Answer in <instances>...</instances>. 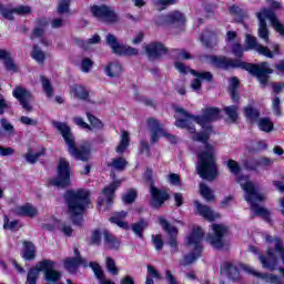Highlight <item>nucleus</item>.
Instances as JSON below:
<instances>
[{
  "mask_svg": "<svg viewBox=\"0 0 284 284\" xmlns=\"http://www.w3.org/2000/svg\"><path fill=\"white\" fill-rule=\"evenodd\" d=\"M273 112L274 114H276V116H280L281 114V99H278L277 97L273 98Z\"/></svg>",
  "mask_w": 284,
  "mask_h": 284,
  "instance_id": "obj_53",
  "label": "nucleus"
},
{
  "mask_svg": "<svg viewBox=\"0 0 284 284\" xmlns=\"http://www.w3.org/2000/svg\"><path fill=\"white\" fill-rule=\"evenodd\" d=\"M155 250H163V237L161 235L153 236Z\"/></svg>",
  "mask_w": 284,
  "mask_h": 284,
  "instance_id": "obj_58",
  "label": "nucleus"
},
{
  "mask_svg": "<svg viewBox=\"0 0 284 284\" xmlns=\"http://www.w3.org/2000/svg\"><path fill=\"white\" fill-rule=\"evenodd\" d=\"M270 163H272V161H270V159L267 158H262L257 161H250L246 163V168H265L267 165H270Z\"/></svg>",
  "mask_w": 284,
  "mask_h": 284,
  "instance_id": "obj_36",
  "label": "nucleus"
},
{
  "mask_svg": "<svg viewBox=\"0 0 284 284\" xmlns=\"http://www.w3.org/2000/svg\"><path fill=\"white\" fill-rule=\"evenodd\" d=\"M149 59H159L163 54H168V49L162 43L152 42L145 47Z\"/></svg>",
  "mask_w": 284,
  "mask_h": 284,
  "instance_id": "obj_23",
  "label": "nucleus"
},
{
  "mask_svg": "<svg viewBox=\"0 0 284 284\" xmlns=\"http://www.w3.org/2000/svg\"><path fill=\"white\" fill-rule=\"evenodd\" d=\"M20 254L24 261H34L37 256V247H34L32 242H23Z\"/></svg>",
  "mask_w": 284,
  "mask_h": 284,
  "instance_id": "obj_26",
  "label": "nucleus"
},
{
  "mask_svg": "<svg viewBox=\"0 0 284 284\" xmlns=\"http://www.w3.org/2000/svg\"><path fill=\"white\" fill-rule=\"evenodd\" d=\"M241 270L243 272H247V274H252L253 276L261 278L265 283L284 284V268H280L282 276H277L274 274L258 273L254 268H252V266H247L245 264H241L240 268H237L236 266H234V264L224 263L223 266L221 267V274H226L229 278L236 281L241 274Z\"/></svg>",
  "mask_w": 284,
  "mask_h": 284,
  "instance_id": "obj_6",
  "label": "nucleus"
},
{
  "mask_svg": "<svg viewBox=\"0 0 284 284\" xmlns=\"http://www.w3.org/2000/svg\"><path fill=\"white\" fill-rule=\"evenodd\" d=\"M10 109V102L6 101V99L0 95V114H3L6 110Z\"/></svg>",
  "mask_w": 284,
  "mask_h": 284,
  "instance_id": "obj_57",
  "label": "nucleus"
},
{
  "mask_svg": "<svg viewBox=\"0 0 284 284\" xmlns=\"http://www.w3.org/2000/svg\"><path fill=\"white\" fill-rule=\"evenodd\" d=\"M174 201H175V205L178 207H181V205H183V194L181 193H175L174 194Z\"/></svg>",
  "mask_w": 284,
  "mask_h": 284,
  "instance_id": "obj_63",
  "label": "nucleus"
},
{
  "mask_svg": "<svg viewBox=\"0 0 284 284\" xmlns=\"http://www.w3.org/2000/svg\"><path fill=\"white\" fill-rule=\"evenodd\" d=\"M244 116L248 121H251V123H257V126L262 132H272V130H274V123L272 122V120L267 118L258 119L261 116V113L258 112V110L250 105L244 109Z\"/></svg>",
  "mask_w": 284,
  "mask_h": 284,
  "instance_id": "obj_10",
  "label": "nucleus"
},
{
  "mask_svg": "<svg viewBox=\"0 0 284 284\" xmlns=\"http://www.w3.org/2000/svg\"><path fill=\"white\" fill-rule=\"evenodd\" d=\"M0 61H3L6 70L8 72H17V64L12 61L10 53L3 49H0Z\"/></svg>",
  "mask_w": 284,
  "mask_h": 284,
  "instance_id": "obj_28",
  "label": "nucleus"
},
{
  "mask_svg": "<svg viewBox=\"0 0 284 284\" xmlns=\"http://www.w3.org/2000/svg\"><path fill=\"white\" fill-rule=\"evenodd\" d=\"M106 43L110 45L114 54H125L126 57H134L135 54H139V50L119 43L116 38L112 34L106 36Z\"/></svg>",
  "mask_w": 284,
  "mask_h": 284,
  "instance_id": "obj_17",
  "label": "nucleus"
},
{
  "mask_svg": "<svg viewBox=\"0 0 284 284\" xmlns=\"http://www.w3.org/2000/svg\"><path fill=\"white\" fill-rule=\"evenodd\" d=\"M13 97L18 99V101L21 103L22 108L27 110V112H30V110H32V106H30V101H32V95L30 94V91L26 90L24 88L17 87L13 90Z\"/></svg>",
  "mask_w": 284,
  "mask_h": 284,
  "instance_id": "obj_19",
  "label": "nucleus"
},
{
  "mask_svg": "<svg viewBox=\"0 0 284 284\" xmlns=\"http://www.w3.org/2000/svg\"><path fill=\"white\" fill-rule=\"evenodd\" d=\"M68 212L75 225L83 222V212L90 203V192L85 189L70 190L65 193Z\"/></svg>",
  "mask_w": 284,
  "mask_h": 284,
  "instance_id": "obj_4",
  "label": "nucleus"
},
{
  "mask_svg": "<svg viewBox=\"0 0 284 284\" xmlns=\"http://www.w3.org/2000/svg\"><path fill=\"white\" fill-rule=\"evenodd\" d=\"M130 145V133L128 131H122L120 144L116 148L118 154H123L128 146Z\"/></svg>",
  "mask_w": 284,
  "mask_h": 284,
  "instance_id": "obj_33",
  "label": "nucleus"
},
{
  "mask_svg": "<svg viewBox=\"0 0 284 284\" xmlns=\"http://www.w3.org/2000/svg\"><path fill=\"white\" fill-rule=\"evenodd\" d=\"M106 270H109L110 274L118 275L119 268L116 267V263H114V260L106 257Z\"/></svg>",
  "mask_w": 284,
  "mask_h": 284,
  "instance_id": "obj_48",
  "label": "nucleus"
},
{
  "mask_svg": "<svg viewBox=\"0 0 284 284\" xmlns=\"http://www.w3.org/2000/svg\"><path fill=\"white\" fill-rule=\"evenodd\" d=\"M43 227L44 230H49V232L60 227L61 232H63L65 236H72V227L70 225L61 224V222L54 217H51L49 223H45Z\"/></svg>",
  "mask_w": 284,
  "mask_h": 284,
  "instance_id": "obj_25",
  "label": "nucleus"
},
{
  "mask_svg": "<svg viewBox=\"0 0 284 284\" xmlns=\"http://www.w3.org/2000/svg\"><path fill=\"white\" fill-rule=\"evenodd\" d=\"M72 0H61L59 7H58V12L59 14H65L68 10H70V2Z\"/></svg>",
  "mask_w": 284,
  "mask_h": 284,
  "instance_id": "obj_50",
  "label": "nucleus"
},
{
  "mask_svg": "<svg viewBox=\"0 0 284 284\" xmlns=\"http://www.w3.org/2000/svg\"><path fill=\"white\" fill-rule=\"evenodd\" d=\"M54 187H68L70 185V162L61 158L58 163V176L50 181Z\"/></svg>",
  "mask_w": 284,
  "mask_h": 284,
  "instance_id": "obj_11",
  "label": "nucleus"
},
{
  "mask_svg": "<svg viewBox=\"0 0 284 284\" xmlns=\"http://www.w3.org/2000/svg\"><path fill=\"white\" fill-rule=\"evenodd\" d=\"M39 37H43V27H38L33 30L32 39H37Z\"/></svg>",
  "mask_w": 284,
  "mask_h": 284,
  "instance_id": "obj_64",
  "label": "nucleus"
},
{
  "mask_svg": "<svg viewBox=\"0 0 284 284\" xmlns=\"http://www.w3.org/2000/svg\"><path fill=\"white\" fill-rule=\"evenodd\" d=\"M239 88V79L231 78L229 84V92L231 94L232 101H239V93L236 92Z\"/></svg>",
  "mask_w": 284,
  "mask_h": 284,
  "instance_id": "obj_34",
  "label": "nucleus"
},
{
  "mask_svg": "<svg viewBox=\"0 0 284 284\" xmlns=\"http://www.w3.org/2000/svg\"><path fill=\"white\" fill-rule=\"evenodd\" d=\"M43 155V150L41 152L34 153L32 150H29L28 153L26 154V161L28 163H37L39 160V156Z\"/></svg>",
  "mask_w": 284,
  "mask_h": 284,
  "instance_id": "obj_42",
  "label": "nucleus"
},
{
  "mask_svg": "<svg viewBox=\"0 0 284 284\" xmlns=\"http://www.w3.org/2000/svg\"><path fill=\"white\" fill-rule=\"evenodd\" d=\"M53 126L61 132L69 148V153L73 159H78L79 161H88V159H90V148L82 146L78 149L74 146V136L70 133V126L61 122H53Z\"/></svg>",
  "mask_w": 284,
  "mask_h": 284,
  "instance_id": "obj_8",
  "label": "nucleus"
},
{
  "mask_svg": "<svg viewBox=\"0 0 284 284\" xmlns=\"http://www.w3.org/2000/svg\"><path fill=\"white\" fill-rule=\"evenodd\" d=\"M148 273H149V276H152V278H161V274H159L156 268L153 266H148Z\"/></svg>",
  "mask_w": 284,
  "mask_h": 284,
  "instance_id": "obj_61",
  "label": "nucleus"
},
{
  "mask_svg": "<svg viewBox=\"0 0 284 284\" xmlns=\"http://www.w3.org/2000/svg\"><path fill=\"white\" fill-rule=\"evenodd\" d=\"M211 229L213 235H209L206 241L215 250H221L223 247V236L227 233V227L223 224H212Z\"/></svg>",
  "mask_w": 284,
  "mask_h": 284,
  "instance_id": "obj_15",
  "label": "nucleus"
},
{
  "mask_svg": "<svg viewBox=\"0 0 284 284\" xmlns=\"http://www.w3.org/2000/svg\"><path fill=\"white\" fill-rule=\"evenodd\" d=\"M166 23H173L175 26H185V16L175 11L165 17Z\"/></svg>",
  "mask_w": 284,
  "mask_h": 284,
  "instance_id": "obj_30",
  "label": "nucleus"
},
{
  "mask_svg": "<svg viewBox=\"0 0 284 284\" xmlns=\"http://www.w3.org/2000/svg\"><path fill=\"white\" fill-rule=\"evenodd\" d=\"M13 214L17 216H29L32 219V216H37V210L31 204H24L21 206H17L13 210Z\"/></svg>",
  "mask_w": 284,
  "mask_h": 284,
  "instance_id": "obj_27",
  "label": "nucleus"
},
{
  "mask_svg": "<svg viewBox=\"0 0 284 284\" xmlns=\"http://www.w3.org/2000/svg\"><path fill=\"white\" fill-rule=\"evenodd\" d=\"M175 112V125L176 128H187L189 132L194 133L195 129L192 125V121L201 125L203 133H196L193 139L194 141H199L201 143L200 149L196 151L197 156V174L201 179H205L206 181H214L215 176H219V171L216 169V151L214 146L207 144V140L210 139V134H212V126L210 123L212 121H219L221 119V110L216 108H206L203 111L202 116L190 115L186 111L179 106H174Z\"/></svg>",
  "mask_w": 284,
  "mask_h": 284,
  "instance_id": "obj_1",
  "label": "nucleus"
},
{
  "mask_svg": "<svg viewBox=\"0 0 284 284\" xmlns=\"http://www.w3.org/2000/svg\"><path fill=\"white\" fill-rule=\"evenodd\" d=\"M226 166L229 168L230 172L232 174H239V172H241V166H239V163L234 160H229L226 162Z\"/></svg>",
  "mask_w": 284,
  "mask_h": 284,
  "instance_id": "obj_49",
  "label": "nucleus"
},
{
  "mask_svg": "<svg viewBox=\"0 0 284 284\" xmlns=\"http://www.w3.org/2000/svg\"><path fill=\"white\" fill-rule=\"evenodd\" d=\"M175 68L182 74H187L189 72H191V74H193V77H197L191 83L192 90H201V79L204 81H212V73H210V72H196L194 70H190V68L185 67V64H183L181 62H175Z\"/></svg>",
  "mask_w": 284,
  "mask_h": 284,
  "instance_id": "obj_13",
  "label": "nucleus"
},
{
  "mask_svg": "<svg viewBox=\"0 0 284 284\" xmlns=\"http://www.w3.org/2000/svg\"><path fill=\"white\" fill-rule=\"evenodd\" d=\"M225 113L227 114L229 119L234 123L236 122V119H239V108L236 106H226L224 109Z\"/></svg>",
  "mask_w": 284,
  "mask_h": 284,
  "instance_id": "obj_38",
  "label": "nucleus"
},
{
  "mask_svg": "<svg viewBox=\"0 0 284 284\" xmlns=\"http://www.w3.org/2000/svg\"><path fill=\"white\" fill-rule=\"evenodd\" d=\"M4 230H19L21 225H19L18 221H11L8 219V216H4V224H3Z\"/></svg>",
  "mask_w": 284,
  "mask_h": 284,
  "instance_id": "obj_44",
  "label": "nucleus"
},
{
  "mask_svg": "<svg viewBox=\"0 0 284 284\" xmlns=\"http://www.w3.org/2000/svg\"><path fill=\"white\" fill-rule=\"evenodd\" d=\"M31 57H32V59H34V61H38V63H41V62H43V59H45V53H43V51L39 50V48L33 47Z\"/></svg>",
  "mask_w": 284,
  "mask_h": 284,
  "instance_id": "obj_46",
  "label": "nucleus"
},
{
  "mask_svg": "<svg viewBox=\"0 0 284 284\" xmlns=\"http://www.w3.org/2000/svg\"><path fill=\"white\" fill-rule=\"evenodd\" d=\"M75 257H69L64 260V267L70 272L71 274H74L77 272L78 267H88V262L85 260L81 258L79 256V250H74Z\"/></svg>",
  "mask_w": 284,
  "mask_h": 284,
  "instance_id": "obj_20",
  "label": "nucleus"
},
{
  "mask_svg": "<svg viewBox=\"0 0 284 284\" xmlns=\"http://www.w3.org/2000/svg\"><path fill=\"white\" fill-rule=\"evenodd\" d=\"M209 62L214 68H223L224 70H230V68H244L246 72L256 77L262 83L265 85L267 83V74H272V69H268L267 62H263L261 67L252 64V63H243L241 60H229L225 57H209Z\"/></svg>",
  "mask_w": 284,
  "mask_h": 284,
  "instance_id": "obj_3",
  "label": "nucleus"
},
{
  "mask_svg": "<svg viewBox=\"0 0 284 284\" xmlns=\"http://www.w3.org/2000/svg\"><path fill=\"white\" fill-rule=\"evenodd\" d=\"M145 227H148V223H145V221H141L132 225L133 232L140 237L143 236V230H145Z\"/></svg>",
  "mask_w": 284,
  "mask_h": 284,
  "instance_id": "obj_40",
  "label": "nucleus"
},
{
  "mask_svg": "<svg viewBox=\"0 0 284 284\" xmlns=\"http://www.w3.org/2000/svg\"><path fill=\"white\" fill-rule=\"evenodd\" d=\"M30 11L31 9L28 6H20L16 9L0 7V13L4 19H8L9 21H12V19H14V14H30Z\"/></svg>",
  "mask_w": 284,
  "mask_h": 284,
  "instance_id": "obj_24",
  "label": "nucleus"
},
{
  "mask_svg": "<svg viewBox=\"0 0 284 284\" xmlns=\"http://www.w3.org/2000/svg\"><path fill=\"white\" fill-rule=\"evenodd\" d=\"M178 59H192V57L185 50H175Z\"/></svg>",
  "mask_w": 284,
  "mask_h": 284,
  "instance_id": "obj_62",
  "label": "nucleus"
},
{
  "mask_svg": "<svg viewBox=\"0 0 284 284\" xmlns=\"http://www.w3.org/2000/svg\"><path fill=\"white\" fill-rule=\"evenodd\" d=\"M154 3L158 10H165L168 6H174V3H176V0H155Z\"/></svg>",
  "mask_w": 284,
  "mask_h": 284,
  "instance_id": "obj_45",
  "label": "nucleus"
},
{
  "mask_svg": "<svg viewBox=\"0 0 284 284\" xmlns=\"http://www.w3.org/2000/svg\"><path fill=\"white\" fill-rule=\"evenodd\" d=\"M159 223L162 226V230H164L165 234H168L169 240L168 244L173 250H176L179 243L176 242V236H179V230L175 226H172V224H169L168 220L164 217H159Z\"/></svg>",
  "mask_w": 284,
  "mask_h": 284,
  "instance_id": "obj_18",
  "label": "nucleus"
},
{
  "mask_svg": "<svg viewBox=\"0 0 284 284\" xmlns=\"http://www.w3.org/2000/svg\"><path fill=\"white\" fill-rule=\"evenodd\" d=\"M168 179L171 185H181V176L179 174L171 173Z\"/></svg>",
  "mask_w": 284,
  "mask_h": 284,
  "instance_id": "obj_56",
  "label": "nucleus"
},
{
  "mask_svg": "<svg viewBox=\"0 0 284 284\" xmlns=\"http://www.w3.org/2000/svg\"><path fill=\"white\" fill-rule=\"evenodd\" d=\"M14 154V149L0 146V156H10Z\"/></svg>",
  "mask_w": 284,
  "mask_h": 284,
  "instance_id": "obj_60",
  "label": "nucleus"
},
{
  "mask_svg": "<svg viewBox=\"0 0 284 284\" xmlns=\"http://www.w3.org/2000/svg\"><path fill=\"white\" fill-rule=\"evenodd\" d=\"M226 41L227 47L231 48L234 57H243V52H247V50H255V52L262 54V57H266L267 59H274L276 54H281V45L274 43L271 47V51L270 48L260 44L258 40H256V38L252 34H246V48H243V45H241V42L239 41V39H236V32L234 31H229L226 33Z\"/></svg>",
  "mask_w": 284,
  "mask_h": 284,
  "instance_id": "obj_2",
  "label": "nucleus"
},
{
  "mask_svg": "<svg viewBox=\"0 0 284 284\" xmlns=\"http://www.w3.org/2000/svg\"><path fill=\"white\" fill-rule=\"evenodd\" d=\"M75 125H79V128H82V130H90V125L83 121L82 118H74Z\"/></svg>",
  "mask_w": 284,
  "mask_h": 284,
  "instance_id": "obj_59",
  "label": "nucleus"
},
{
  "mask_svg": "<svg viewBox=\"0 0 284 284\" xmlns=\"http://www.w3.org/2000/svg\"><path fill=\"white\" fill-rule=\"evenodd\" d=\"M91 243L93 245H100V243H101V231L95 230V231L92 232V234H91Z\"/></svg>",
  "mask_w": 284,
  "mask_h": 284,
  "instance_id": "obj_55",
  "label": "nucleus"
},
{
  "mask_svg": "<svg viewBox=\"0 0 284 284\" xmlns=\"http://www.w3.org/2000/svg\"><path fill=\"white\" fill-rule=\"evenodd\" d=\"M0 123H1V128H2V130H4V132H9V134H12V132L14 131V126H12V124H10V122H8V120L1 119Z\"/></svg>",
  "mask_w": 284,
  "mask_h": 284,
  "instance_id": "obj_54",
  "label": "nucleus"
},
{
  "mask_svg": "<svg viewBox=\"0 0 284 284\" xmlns=\"http://www.w3.org/2000/svg\"><path fill=\"white\" fill-rule=\"evenodd\" d=\"M87 116L89 119V123H91L92 128L95 130H102L103 128V122L97 119L94 115L87 113Z\"/></svg>",
  "mask_w": 284,
  "mask_h": 284,
  "instance_id": "obj_43",
  "label": "nucleus"
},
{
  "mask_svg": "<svg viewBox=\"0 0 284 284\" xmlns=\"http://www.w3.org/2000/svg\"><path fill=\"white\" fill-rule=\"evenodd\" d=\"M92 65H94V62H92V60L85 58L82 60V63H81V70L82 72H90V70H92Z\"/></svg>",
  "mask_w": 284,
  "mask_h": 284,
  "instance_id": "obj_51",
  "label": "nucleus"
},
{
  "mask_svg": "<svg viewBox=\"0 0 284 284\" xmlns=\"http://www.w3.org/2000/svg\"><path fill=\"white\" fill-rule=\"evenodd\" d=\"M102 235L105 247H109L110 250H119V245H121V243L116 240V237H114V235H111L108 231H103Z\"/></svg>",
  "mask_w": 284,
  "mask_h": 284,
  "instance_id": "obj_31",
  "label": "nucleus"
},
{
  "mask_svg": "<svg viewBox=\"0 0 284 284\" xmlns=\"http://www.w3.org/2000/svg\"><path fill=\"white\" fill-rule=\"evenodd\" d=\"M123 72V67L119 62L110 63L105 68V74L108 77H111V79H114L116 77H121V73Z\"/></svg>",
  "mask_w": 284,
  "mask_h": 284,
  "instance_id": "obj_32",
  "label": "nucleus"
},
{
  "mask_svg": "<svg viewBox=\"0 0 284 284\" xmlns=\"http://www.w3.org/2000/svg\"><path fill=\"white\" fill-rule=\"evenodd\" d=\"M200 193H201V196L205 199V201H212V199H214V194L212 193V190H210L207 185H205L204 183L200 184Z\"/></svg>",
  "mask_w": 284,
  "mask_h": 284,
  "instance_id": "obj_37",
  "label": "nucleus"
},
{
  "mask_svg": "<svg viewBox=\"0 0 284 284\" xmlns=\"http://www.w3.org/2000/svg\"><path fill=\"white\" fill-rule=\"evenodd\" d=\"M121 185V181H114L109 186H106L103 192L102 196L98 200V207L99 210L105 211L110 205H112V200L114 199V192L116 187Z\"/></svg>",
  "mask_w": 284,
  "mask_h": 284,
  "instance_id": "obj_16",
  "label": "nucleus"
},
{
  "mask_svg": "<svg viewBox=\"0 0 284 284\" xmlns=\"http://www.w3.org/2000/svg\"><path fill=\"white\" fill-rule=\"evenodd\" d=\"M256 16L260 21V39H263L266 43L270 41V32L267 31V23L265 21H271V26H273L274 30H276L278 34L284 36V26L281 23V21H278V18H276L273 10L263 9L257 12Z\"/></svg>",
  "mask_w": 284,
  "mask_h": 284,
  "instance_id": "obj_7",
  "label": "nucleus"
},
{
  "mask_svg": "<svg viewBox=\"0 0 284 284\" xmlns=\"http://www.w3.org/2000/svg\"><path fill=\"white\" fill-rule=\"evenodd\" d=\"M194 211L200 214V216H203V219H206V221L210 222L216 221V219H221L219 213H214V211H211L207 205H203L199 201L194 202Z\"/></svg>",
  "mask_w": 284,
  "mask_h": 284,
  "instance_id": "obj_22",
  "label": "nucleus"
},
{
  "mask_svg": "<svg viewBox=\"0 0 284 284\" xmlns=\"http://www.w3.org/2000/svg\"><path fill=\"white\" fill-rule=\"evenodd\" d=\"M111 165L114 170H125V165H128V161L123 158H119L112 161Z\"/></svg>",
  "mask_w": 284,
  "mask_h": 284,
  "instance_id": "obj_47",
  "label": "nucleus"
},
{
  "mask_svg": "<svg viewBox=\"0 0 284 284\" xmlns=\"http://www.w3.org/2000/svg\"><path fill=\"white\" fill-rule=\"evenodd\" d=\"M149 130H151V143H156L162 136L166 139L170 143H176V136L168 133L165 129H163V125L159 123L155 119H149L148 122Z\"/></svg>",
  "mask_w": 284,
  "mask_h": 284,
  "instance_id": "obj_12",
  "label": "nucleus"
},
{
  "mask_svg": "<svg viewBox=\"0 0 284 284\" xmlns=\"http://www.w3.org/2000/svg\"><path fill=\"white\" fill-rule=\"evenodd\" d=\"M205 233L203 229L200 226H194L192 233L187 237V245L190 250L193 251L192 254H189L184 257V265H190V263H194L199 256H201V252H203V237Z\"/></svg>",
  "mask_w": 284,
  "mask_h": 284,
  "instance_id": "obj_9",
  "label": "nucleus"
},
{
  "mask_svg": "<svg viewBox=\"0 0 284 284\" xmlns=\"http://www.w3.org/2000/svg\"><path fill=\"white\" fill-rule=\"evenodd\" d=\"M125 216H128V213L125 212H118L114 213V215L110 219L111 223H115L119 227H122V230H128L130 225L128 222H125Z\"/></svg>",
  "mask_w": 284,
  "mask_h": 284,
  "instance_id": "obj_29",
  "label": "nucleus"
},
{
  "mask_svg": "<svg viewBox=\"0 0 284 284\" xmlns=\"http://www.w3.org/2000/svg\"><path fill=\"white\" fill-rule=\"evenodd\" d=\"M41 82H42V88L45 92L47 97H52L53 90H52V84L50 83V80H48L45 77H41Z\"/></svg>",
  "mask_w": 284,
  "mask_h": 284,
  "instance_id": "obj_39",
  "label": "nucleus"
},
{
  "mask_svg": "<svg viewBox=\"0 0 284 284\" xmlns=\"http://www.w3.org/2000/svg\"><path fill=\"white\" fill-rule=\"evenodd\" d=\"M71 92L77 97V99H88V90L83 88L82 85H73L71 87Z\"/></svg>",
  "mask_w": 284,
  "mask_h": 284,
  "instance_id": "obj_35",
  "label": "nucleus"
},
{
  "mask_svg": "<svg viewBox=\"0 0 284 284\" xmlns=\"http://www.w3.org/2000/svg\"><path fill=\"white\" fill-rule=\"evenodd\" d=\"M100 41H101V37H99V34H95L91 39H89L88 42L80 41L79 45H81V48H84V50H90V45L94 43H99Z\"/></svg>",
  "mask_w": 284,
  "mask_h": 284,
  "instance_id": "obj_41",
  "label": "nucleus"
},
{
  "mask_svg": "<svg viewBox=\"0 0 284 284\" xmlns=\"http://www.w3.org/2000/svg\"><path fill=\"white\" fill-rule=\"evenodd\" d=\"M151 205L152 207H161L170 199L168 191H161L151 184Z\"/></svg>",
  "mask_w": 284,
  "mask_h": 284,
  "instance_id": "obj_21",
  "label": "nucleus"
},
{
  "mask_svg": "<svg viewBox=\"0 0 284 284\" xmlns=\"http://www.w3.org/2000/svg\"><path fill=\"white\" fill-rule=\"evenodd\" d=\"M237 183H240L242 190L244 191V199L248 203L251 211L256 216H263L264 219H270V212L267 209H263L258 205L262 201H264L265 196L258 193L254 183L250 181L247 175H242L237 179Z\"/></svg>",
  "mask_w": 284,
  "mask_h": 284,
  "instance_id": "obj_5",
  "label": "nucleus"
},
{
  "mask_svg": "<svg viewBox=\"0 0 284 284\" xmlns=\"http://www.w3.org/2000/svg\"><path fill=\"white\" fill-rule=\"evenodd\" d=\"M134 199H136V191L134 190H129L124 195H123V201L125 203H133Z\"/></svg>",
  "mask_w": 284,
  "mask_h": 284,
  "instance_id": "obj_52",
  "label": "nucleus"
},
{
  "mask_svg": "<svg viewBox=\"0 0 284 284\" xmlns=\"http://www.w3.org/2000/svg\"><path fill=\"white\" fill-rule=\"evenodd\" d=\"M91 12L95 19L104 21V23H114L119 19L114 10L108 6H93L91 7Z\"/></svg>",
  "mask_w": 284,
  "mask_h": 284,
  "instance_id": "obj_14",
  "label": "nucleus"
}]
</instances>
